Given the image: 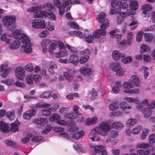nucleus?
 I'll return each mask as SVG.
<instances>
[{
  "label": "nucleus",
  "mask_w": 155,
  "mask_h": 155,
  "mask_svg": "<svg viewBox=\"0 0 155 155\" xmlns=\"http://www.w3.org/2000/svg\"><path fill=\"white\" fill-rule=\"evenodd\" d=\"M36 114V111L32 108V109L31 110H28L26 112H25L23 115L24 119L25 120H29L32 117L34 116Z\"/></svg>",
  "instance_id": "obj_12"
},
{
  "label": "nucleus",
  "mask_w": 155,
  "mask_h": 155,
  "mask_svg": "<svg viewBox=\"0 0 155 155\" xmlns=\"http://www.w3.org/2000/svg\"><path fill=\"white\" fill-rule=\"evenodd\" d=\"M94 149L95 151L97 153L101 152V155H107V150L105 146L103 145L94 146Z\"/></svg>",
  "instance_id": "obj_13"
},
{
  "label": "nucleus",
  "mask_w": 155,
  "mask_h": 155,
  "mask_svg": "<svg viewBox=\"0 0 155 155\" xmlns=\"http://www.w3.org/2000/svg\"><path fill=\"white\" fill-rule=\"evenodd\" d=\"M112 126L113 128L117 129H120L122 128L123 127V124L120 122H114L112 125Z\"/></svg>",
  "instance_id": "obj_37"
},
{
  "label": "nucleus",
  "mask_w": 155,
  "mask_h": 155,
  "mask_svg": "<svg viewBox=\"0 0 155 155\" xmlns=\"http://www.w3.org/2000/svg\"><path fill=\"white\" fill-rule=\"evenodd\" d=\"M33 121L36 124L44 126L47 124L48 120L46 118H37L33 119Z\"/></svg>",
  "instance_id": "obj_16"
},
{
  "label": "nucleus",
  "mask_w": 155,
  "mask_h": 155,
  "mask_svg": "<svg viewBox=\"0 0 155 155\" xmlns=\"http://www.w3.org/2000/svg\"><path fill=\"white\" fill-rule=\"evenodd\" d=\"M33 15L35 18H43L44 17H46L49 15V13L45 11H41L38 10Z\"/></svg>",
  "instance_id": "obj_14"
},
{
  "label": "nucleus",
  "mask_w": 155,
  "mask_h": 155,
  "mask_svg": "<svg viewBox=\"0 0 155 155\" xmlns=\"http://www.w3.org/2000/svg\"><path fill=\"white\" fill-rule=\"evenodd\" d=\"M19 122L15 121L12 124L10 130L11 131L15 132L18 131L19 130L18 126Z\"/></svg>",
  "instance_id": "obj_26"
},
{
  "label": "nucleus",
  "mask_w": 155,
  "mask_h": 155,
  "mask_svg": "<svg viewBox=\"0 0 155 155\" xmlns=\"http://www.w3.org/2000/svg\"><path fill=\"white\" fill-rule=\"evenodd\" d=\"M80 72L86 76H89L91 75L93 73V70L88 67H82L79 70Z\"/></svg>",
  "instance_id": "obj_15"
},
{
  "label": "nucleus",
  "mask_w": 155,
  "mask_h": 155,
  "mask_svg": "<svg viewBox=\"0 0 155 155\" xmlns=\"http://www.w3.org/2000/svg\"><path fill=\"white\" fill-rule=\"evenodd\" d=\"M71 34L76 35L80 38H84L85 35V34H83L79 31H74L71 32Z\"/></svg>",
  "instance_id": "obj_48"
},
{
  "label": "nucleus",
  "mask_w": 155,
  "mask_h": 155,
  "mask_svg": "<svg viewBox=\"0 0 155 155\" xmlns=\"http://www.w3.org/2000/svg\"><path fill=\"white\" fill-rule=\"evenodd\" d=\"M57 68V65L51 62L48 64V69L49 72L51 73H54V70L56 69Z\"/></svg>",
  "instance_id": "obj_40"
},
{
  "label": "nucleus",
  "mask_w": 155,
  "mask_h": 155,
  "mask_svg": "<svg viewBox=\"0 0 155 155\" xmlns=\"http://www.w3.org/2000/svg\"><path fill=\"white\" fill-rule=\"evenodd\" d=\"M52 41H50L48 39H45L43 40L41 43V46L43 47L47 46H49L50 45L52 44Z\"/></svg>",
  "instance_id": "obj_39"
},
{
  "label": "nucleus",
  "mask_w": 155,
  "mask_h": 155,
  "mask_svg": "<svg viewBox=\"0 0 155 155\" xmlns=\"http://www.w3.org/2000/svg\"><path fill=\"white\" fill-rule=\"evenodd\" d=\"M133 35L132 32H129L127 33V44L128 45H130L131 44V42L133 39Z\"/></svg>",
  "instance_id": "obj_44"
},
{
  "label": "nucleus",
  "mask_w": 155,
  "mask_h": 155,
  "mask_svg": "<svg viewBox=\"0 0 155 155\" xmlns=\"http://www.w3.org/2000/svg\"><path fill=\"white\" fill-rule=\"evenodd\" d=\"M142 129V127L141 126H137L133 129L132 133L134 134H137Z\"/></svg>",
  "instance_id": "obj_53"
},
{
  "label": "nucleus",
  "mask_w": 155,
  "mask_h": 155,
  "mask_svg": "<svg viewBox=\"0 0 155 155\" xmlns=\"http://www.w3.org/2000/svg\"><path fill=\"white\" fill-rule=\"evenodd\" d=\"M150 109L148 107H146L145 108H143L141 110H139L142 111L145 118H148L151 115V111L150 110Z\"/></svg>",
  "instance_id": "obj_23"
},
{
  "label": "nucleus",
  "mask_w": 155,
  "mask_h": 155,
  "mask_svg": "<svg viewBox=\"0 0 155 155\" xmlns=\"http://www.w3.org/2000/svg\"><path fill=\"white\" fill-rule=\"evenodd\" d=\"M132 85L136 87H140V80L137 75L134 74L132 76L130 80Z\"/></svg>",
  "instance_id": "obj_11"
},
{
  "label": "nucleus",
  "mask_w": 155,
  "mask_h": 155,
  "mask_svg": "<svg viewBox=\"0 0 155 155\" xmlns=\"http://www.w3.org/2000/svg\"><path fill=\"white\" fill-rule=\"evenodd\" d=\"M125 72V70L120 67L116 72V74L118 76H122L123 75Z\"/></svg>",
  "instance_id": "obj_52"
},
{
  "label": "nucleus",
  "mask_w": 155,
  "mask_h": 155,
  "mask_svg": "<svg viewBox=\"0 0 155 155\" xmlns=\"http://www.w3.org/2000/svg\"><path fill=\"white\" fill-rule=\"evenodd\" d=\"M122 62L124 64H127L131 62L133 60L132 57L130 56H126L124 54V56L122 57Z\"/></svg>",
  "instance_id": "obj_28"
},
{
  "label": "nucleus",
  "mask_w": 155,
  "mask_h": 155,
  "mask_svg": "<svg viewBox=\"0 0 155 155\" xmlns=\"http://www.w3.org/2000/svg\"><path fill=\"white\" fill-rule=\"evenodd\" d=\"M0 129L3 133H6L8 132L9 131V127L8 124L2 121L0 122Z\"/></svg>",
  "instance_id": "obj_20"
},
{
  "label": "nucleus",
  "mask_w": 155,
  "mask_h": 155,
  "mask_svg": "<svg viewBox=\"0 0 155 155\" xmlns=\"http://www.w3.org/2000/svg\"><path fill=\"white\" fill-rule=\"evenodd\" d=\"M119 104L117 102H114L109 105L110 110L113 111L118 109Z\"/></svg>",
  "instance_id": "obj_30"
},
{
  "label": "nucleus",
  "mask_w": 155,
  "mask_h": 155,
  "mask_svg": "<svg viewBox=\"0 0 155 155\" xmlns=\"http://www.w3.org/2000/svg\"><path fill=\"white\" fill-rule=\"evenodd\" d=\"M51 93V92L50 91H46L40 95V97L43 98H47L50 97Z\"/></svg>",
  "instance_id": "obj_54"
},
{
  "label": "nucleus",
  "mask_w": 155,
  "mask_h": 155,
  "mask_svg": "<svg viewBox=\"0 0 155 155\" xmlns=\"http://www.w3.org/2000/svg\"><path fill=\"white\" fill-rule=\"evenodd\" d=\"M7 117H8L9 120H12V119L14 117V111H12L8 112L6 114Z\"/></svg>",
  "instance_id": "obj_63"
},
{
  "label": "nucleus",
  "mask_w": 155,
  "mask_h": 155,
  "mask_svg": "<svg viewBox=\"0 0 155 155\" xmlns=\"http://www.w3.org/2000/svg\"><path fill=\"white\" fill-rule=\"evenodd\" d=\"M149 149H142L138 150L137 153L140 155H148L150 154Z\"/></svg>",
  "instance_id": "obj_47"
},
{
  "label": "nucleus",
  "mask_w": 155,
  "mask_h": 155,
  "mask_svg": "<svg viewBox=\"0 0 155 155\" xmlns=\"http://www.w3.org/2000/svg\"><path fill=\"white\" fill-rule=\"evenodd\" d=\"M49 34V32L47 30H45L41 32L39 35V36L41 38L46 37Z\"/></svg>",
  "instance_id": "obj_61"
},
{
  "label": "nucleus",
  "mask_w": 155,
  "mask_h": 155,
  "mask_svg": "<svg viewBox=\"0 0 155 155\" xmlns=\"http://www.w3.org/2000/svg\"><path fill=\"white\" fill-rule=\"evenodd\" d=\"M7 65L6 64H3L0 66V72H3L1 75L2 77L6 78L9 73L11 72L13 70V68H7Z\"/></svg>",
  "instance_id": "obj_7"
},
{
  "label": "nucleus",
  "mask_w": 155,
  "mask_h": 155,
  "mask_svg": "<svg viewBox=\"0 0 155 155\" xmlns=\"http://www.w3.org/2000/svg\"><path fill=\"white\" fill-rule=\"evenodd\" d=\"M61 116L58 114L54 113L52 114L49 118V120L53 122L56 121L57 122L59 119H60Z\"/></svg>",
  "instance_id": "obj_31"
},
{
  "label": "nucleus",
  "mask_w": 155,
  "mask_h": 155,
  "mask_svg": "<svg viewBox=\"0 0 155 155\" xmlns=\"http://www.w3.org/2000/svg\"><path fill=\"white\" fill-rule=\"evenodd\" d=\"M32 137V135L31 134H28L25 137L21 139V141L24 143H26L28 142Z\"/></svg>",
  "instance_id": "obj_46"
},
{
  "label": "nucleus",
  "mask_w": 155,
  "mask_h": 155,
  "mask_svg": "<svg viewBox=\"0 0 155 155\" xmlns=\"http://www.w3.org/2000/svg\"><path fill=\"white\" fill-rule=\"evenodd\" d=\"M130 6L132 9L136 10L138 8V2L136 1H132L130 2Z\"/></svg>",
  "instance_id": "obj_49"
},
{
  "label": "nucleus",
  "mask_w": 155,
  "mask_h": 155,
  "mask_svg": "<svg viewBox=\"0 0 155 155\" xmlns=\"http://www.w3.org/2000/svg\"><path fill=\"white\" fill-rule=\"evenodd\" d=\"M97 20L98 22L102 23L101 25V28L106 29L109 26L108 20L106 18V15L104 13H100L98 15Z\"/></svg>",
  "instance_id": "obj_4"
},
{
  "label": "nucleus",
  "mask_w": 155,
  "mask_h": 155,
  "mask_svg": "<svg viewBox=\"0 0 155 155\" xmlns=\"http://www.w3.org/2000/svg\"><path fill=\"white\" fill-rule=\"evenodd\" d=\"M21 40L24 44L21 48L22 52L27 53H30L32 51L31 47L33 46V44L31 43L28 37L25 34H22L21 35Z\"/></svg>",
  "instance_id": "obj_3"
},
{
  "label": "nucleus",
  "mask_w": 155,
  "mask_h": 155,
  "mask_svg": "<svg viewBox=\"0 0 155 155\" xmlns=\"http://www.w3.org/2000/svg\"><path fill=\"white\" fill-rule=\"evenodd\" d=\"M64 117L67 119L71 120H74L76 118L75 114L73 112H71L70 113L66 114L64 115Z\"/></svg>",
  "instance_id": "obj_45"
},
{
  "label": "nucleus",
  "mask_w": 155,
  "mask_h": 155,
  "mask_svg": "<svg viewBox=\"0 0 155 155\" xmlns=\"http://www.w3.org/2000/svg\"><path fill=\"white\" fill-rule=\"evenodd\" d=\"M128 26L130 27V28L132 30L136 29L137 26V21L133 19H131Z\"/></svg>",
  "instance_id": "obj_35"
},
{
  "label": "nucleus",
  "mask_w": 155,
  "mask_h": 155,
  "mask_svg": "<svg viewBox=\"0 0 155 155\" xmlns=\"http://www.w3.org/2000/svg\"><path fill=\"white\" fill-rule=\"evenodd\" d=\"M51 106L50 104H45L42 102H40L36 104L34 107H33V109L35 110L36 109L39 108H43L45 107H49Z\"/></svg>",
  "instance_id": "obj_36"
},
{
  "label": "nucleus",
  "mask_w": 155,
  "mask_h": 155,
  "mask_svg": "<svg viewBox=\"0 0 155 155\" xmlns=\"http://www.w3.org/2000/svg\"><path fill=\"white\" fill-rule=\"evenodd\" d=\"M84 135V132L83 131H79L78 132L73 134L72 137L77 140H78Z\"/></svg>",
  "instance_id": "obj_32"
},
{
  "label": "nucleus",
  "mask_w": 155,
  "mask_h": 155,
  "mask_svg": "<svg viewBox=\"0 0 155 155\" xmlns=\"http://www.w3.org/2000/svg\"><path fill=\"white\" fill-rule=\"evenodd\" d=\"M58 53L55 54V56L58 58L63 57L64 56H67L68 54L67 51L65 49H63Z\"/></svg>",
  "instance_id": "obj_33"
},
{
  "label": "nucleus",
  "mask_w": 155,
  "mask_h": 155,
  "mask_svg": "<svg viewBox=\"0 0 155 155\" xmlns=\"http://www.w3.org/2000/svg\"><path fill=\"white\" fill-rule=\"evenodd\" d=\"M33 76L31 74L27 76L26 78L27 83L30 85H31L33 84Z\"/></svg>",
  "instance_id": "obj_51"
},
{
  "label": "nucleus",
  "mask_w": 155,
  "mask_h": 155,
  "mask_svg": "<svg viewBox=\"0 0 155 155\" xmlns=\"http://www.w3.org/2000/svg\"><path fill=\"white\" fill-rule=\"evenodd\" d=\"M124 92L132 94H137L139 93V90L138 88H135L132 90H124Z\"/></svg>",
  "instance_id": "obj_43"
},
{
  "label": "nucleus",
  "mask_w": 155,
  "mask_h": 155,
  "mask_svg": "<svg viewBox=\"0 0 155 155\" xmlns=\"http://www.w3.org/2000/svg\"><path fill=\"white\" fill-rule=\"evenodd\" d=\"M97 120V118L96 117H94L90 119H88L87 120L86 123V125H92L96 123Z\"/></svg>",
  "instance_id": "obj_38"
},
{
  "label": "nucleus",
  "mask_w": 155,
  "mask_h": 155,
  "mask_svg": "<svg viewBox=\"0 0 155 155\" xmlns=\"http://www.w3.org/2000/svg\"><path fill=\"white\" fill-rule=\"evenodd\" d=\"M120 107L126 114H128L131 112L132 106L128 102H122L120 103Z\"/></svg>",
  "instance_id": "obj_8"
},
{
  "label": "nucleus",
  "mask_w": 155,
  "mask_h": 155,
  "mask_svg": "<svg viewBox=\"0 0 155 155\" xmlns=\"http://www.w3.org/2000/svg\"><path fill=\"white\" fill-rule=\"evenodd\" d=\"M110 15H113L115 14H119L120 16L122 18H125L127 15L125 13L120 12L115 9H111L110 12Z\"/></svg>",
  "instance_id": "obj_24"
},
{
  "label": "nucleus",
  "mask_w": 155,
  "mask_h": 155,
  "mask_svg": "<svg viewBox=\"0 0 155 155\" xmlns=\"http://www.w3.org/2000/svg\"><path fill=\"white\" fill-rule=\"evenodd\" d=\"M89 56L88 55L83 56L81 57L79 60V63L81 64H83L86 62L89 59Z\"/></svg>",
  "instance_id": "obj_57"
},
{
  "label": "nucleus",
  "mask_w": 155,
  "mask_h": 155,
  "mask_svg": "<svg viewBox=\"0 0 155 155\" xmlns=\"http://www.w3.org/2000/svg\"><path fill=\"white\" fill-rule=\"evenodd\" d=\"M15 19L16 18L15 16H5L2 19V25L7 30L12 31L16 27L15 24Z\"/></svg>",
  "instance_id": "obj_2"
},
{
  "label": "nucleus",
  "mask_w": 155,
  "mask_h": 155,
  "mask_svg": "<svg viewBox=\"0 0 155 155\" xmlns=\"http://www.w3.org/2000/svg\"><path fill=\"white\" fill-rule=\"evenodd\" d=\"M153 35L151 34L145 33L144 35V39L147 42H151L153 38Z\"/></svg>",
  "instance_id": "obj_34"
},
{
  "label": "nucleus",
  "mask_w": 155,
  "mask_h": 155,
  "mask_svg": "<svg viewBox=\"0 0 155 155\" xmlns=\"http://www.w3.org/2000/svg\"><path fill=\"white\" fill-rule=\"evenodd\" d=\"M137 120L135 119L131 118L128 119L126 123V125L128 127L134 125L137 122Z\"/></svg>",
  "instance_id": "obj_29"
},
{
  "label": "nucleus",
  "mask_w": 155,
  "mask_h": 155,
  "mask_svg": "<svg viewBox=\"0 0 155 155\" xmlns=\"http://www.w3.org/2000/svg\"><path fill=\"white\" fill-rule=\"evenodd\" d=\"M110 130V127L107 123H102L100 124L99 127L94 128L91 130L89 135V138L93 141H98L99 138L97 137V134L102 136H105Z\"/></svg>",
  "instance_id": "obj_1"
},
{
  "label": "nucleus",
  "mask_w": 155,
  "mask_h": 155,
  "mask_svg": "<svg viewBox=\"0 0 155 155\" xmlns=\"http://www.w3.org/2000/svg\"><path fill=\"white\" fill-rule=\"evenodd\" d=\"M51 111H52L51 108H44L42 110L41 114L45 116H48L51 115Z\"/></svg>",
  "instance_id": "obj_42"
},
{
  "label": "nucleus",
  "mask_w": 155,
  "mask_h": 155,
  "mask_svg": "<svg viewBox=\"0 0 155 155\" xmlns=\"http://www.w3.org/2000/svg\"><path fill=\"white\" fill-rule=\"evenodd\" d=\"M39 6L41 7L40 9H43V8H45L46 10H50L52 8V5L50 3H45L43 5H39Z\"/></svg>",
  "instance_id": "obj_41"
},
{
  "label": "nucleus",
  "mask_w": 155,
  "mask_h": 155,
  "mask_svg": "<svg viewBox=\"0 0 155 155\" xmlns=\"http://www.w3.org/2000/svg\"><path fill=\"white\" fill-rule=\"evenodd\" d=\"M149 130L147 129H145L143 130L141 136L142 140H143L145 138L149 133Z\"/></svg>",
  "instance_id": "obj_60"
},
{
  "label": "nucleus",
  "mask_w": 155,
  "mask_h": 155,
  "mask_svg": "<svg viewBox=\"0 0 155 155\" xmlns=\"http://www.w3.org/2000/svg\"><path fill=\"white\" fill-rule=\"evenodd\" d=\"M155 106V100L153 101L151 103H148V101L147 99H145L141 101L140 104L137 105L136 107L139 110H141L146 107L149 108H153Z\"/></svg>",
  "instance_id": "obj_5"
},
{
  "label": "nucleus",
  "mask_w": 155,
  "mask_h": 155,
  "mask_svg": "<svg viewBox=\"0 0 155 155\" xmlns=\"http://www.w3.org/2000/svg\"><path fill=\"white\" fill-rule=\"evenodd\" d=\"M5 143L9 146L15 147L16 146V143H14L12 141L8 140H5Z\"/></svg>",
  "instance_id": "obj_64"
},
{
  "label": "nucleus",
  "mask_w": 155,
  "mask_h": 155,
  "mask_svg": "<svg viewBox=\"0 0 155 155\" xmlns=\"http://www.w3.org/2000/svg\"><path fill=\"white\" fill-rule=\"evenodd\" d=\"M121 67L120 64L117 62L112 63L109 65V67L110 69L115 72Z\"/></svg>",
  "instance_id": "obj_22"
},
{
  "label": "nucleus",
  "mask_w": 155,
  "mask_h": 155,
  "mask_svg": "<svg viewBox=\"0 0 155 155\" xmlns=\"http://www.w3.org/2000/svg\"><path fill=\"white\" fill-rule=\"evenodd\" d=\"M58 42L56 41H52V44H51L49 47L48 51L51 54L53 53V51L57 48Z\"/></svg>",
  "instance_id": "obj_21"
},
{
  "label": "nucleus",
  "mask_w": 155,
  "mask_h": 155,
  "mask_svg": "<svg viewBox=\"0 0 155 155\" xmlns=\"http://www.w3.org/2000/svg\"><path fill=\"white\" fill-rule=\"evenodd\" d=\"M150 49L149 47L147 44H143L140 45V51L142 52L147 51Z\"/></svg>",
  "instance_id": "obj_50"
},
{
  "label": "nucleus",
  "mask_w": 155,
  "mask_h": 155,
  "mask_svg": "<svg viewBox=\"0 0 155 155\" xmlns=\"http://www.w3.org/2000/svg\"><path fill=\"white\" fill-rule=\"evenodd\" d=\"M105 29H99L94 32L93 34L94 38L97 39L99 38L101 35H105L106 34Z\"/></svg>",
  "instance_id": "obj_18"
},
{
  "label": "nucleus",
  "mask_w": 155,
  "mask_h": 155,
  "mask_svg": "<svg viewBox=\"0 0 155 155\" xmlns=\"http://www.w3.org/2000/svg\"><path fill=\"white\" fill-rule=\"evenodd\" d=\"M112 56L113 59L115 61H118L120 60V58L124 56V54H121L118 50L114 51L112 53Z\"/></svg>",
  "instance_id": "obj_17"
},
{
  "label": "nucleus",
  "mask_w": 155,
  "mask_h": 155,
  "mask_svg": "<svg viewBox=\"0 0 155 155\" xmlns=\"http://www.w3.org/2000/svg\"><path fill=\"white\" fill-rule=\"evenodd\" d=\"M15 75L18 79H23L25 75L24 69L20 67H17L15 70Z\"/></svg>",
  "instance_id": "obj_10"
},
{
  "label": "nucleus",
  "mask_w": 155,
  "mask_h": 155,
  "mask_svg": "<svg viewBox=\"0 0 155 155\" xmlns=\"http://www.w3.org/2000/svg\"><path fill=\"white\" fill-rule=\"evenodd\" d=\"M76 71L74 70L71 69H68L67 71L63 73V75L66 80L70 82L72 81L74 74L75 73Z\"/></svg>",
  "instance_id": "obj_9"
},
{
  "label": "nucleus",
  "mask_w": 155,
  "mask_h": 155,
  "mask_svg": "<svg viewBox=\"0 0 155 155\" xmlns=\"http://www.w3.org/2000/svg\"><path fill=\"white\" fill-rule=\"evenodd\" d=\"M149 142L151 144H153L155 143V136L153 134H151L148 137Z\"/></svg>",
  "instance_id": "obj_58"
},
{
  "label": "nucleus",
  "mask_w": 155,
  "mask_h": 155,
  "mask_svg": "<svg viewBox=\"0 0 155 155\" xmlns=\"http://www.w3.org/2000/svg\"><path fill=\"white\" fill-rule=\"evenodd\" d=\"M20 45V42L17 40H15L9 45V48L12 49H15L18 48Z\"/></svg>",
  "instance_id": "obj_25"
},
{
  "label": "nucleus",
  "mask_w": 155,
  "mask_h": 155,
  "mask_svg": "<svg viewBox=\"0 0 155 155\" xmlns=\"http://www.w3.org/2000/svg\"><path fill=\"white\" fill-rule=\"evenodd\" d=\"M43 137L41 136H36L32 138L31 141L33 142H39L43 139Z\"/></svg>",
  "instance_id": "obj_62"
},
{
  "label": "nucleus",
  "mask_w": 155,
  "mask_h": 155,
  "mask_svg": "<svg viewBox=\"0 0 155 155\" xmlns=\"http://www.w3.org/2000/svg\"><path fill=\"white\" fill-rule=\"evenodd\" d=\"M32 24L33 28H45L46 27L45 21L40 19L33 20Z\"/></svg>",
  "instance_id": "obj_6"
},
{
  "label": "nucleus",
  "mask_w": 155,
  "mask_h": 155,
  "mask_svg": "<svg viewBox=\"0 0 155 155\" xmlns=\"http://www.w3.org/2000/svg\"><path fill=\"white\" fill-rule=\"evenodd\" d=\"M41 7V6H39L32 7L28 8L27 9V11L31 12H35L36 11L40 9V8Z\"/></svg>",
  "instance_id": "obj_56"
},
{
  "label": "nucleus",
  "mask_w": 155,
  "mask_h": 155,
  "mask_svg": "<svg viewBox=\"0 0 155 155\" xmlns=\"http://www.w3.org/2000/svg\"><path fill=\"white\" fill-rule=\"evenodd\" d=\"M70 63L74 65L77 64L79 61V58L78 56L75 54H71L69 59Z\"/></svg>",
  "instance_id": "obj_19"
},
{
  "label": "nucleus",
  "mask_w": 155,
  "mask_h": 155,
  "mask_svg": "<svg viewBox=\"0 0 155 155\" xmlns=\"http://www.w3.org/2000/svg\"><path fill=\"white\" fill-rule=\"evenodd\" d=\"M143 31H140L138 32L137 35L136 40L137 42H139L142 40L143 36Z\"/></svg>",
  "instance_id": "obj_59"
},
{
  "label": "nucleus",
  "mask_w": 155,
  "mask_h": 155,
  "mask_svg": "<svg viewBox=\"0 0 155 155\" xmlns=\"http://www.w3.org/2000/svg\"><path fill=\"white\" fill-rule=\"evenodd\" d=\"M147 68L146 67H143L140 69L141 71H143L144 73V78L146 79L149 75V73L147 71Z\"/></svg>",
  "instance_id": "obj_55"
},
{
  "label": "nucleus",
  "mask_w": 155,
  "mask_h": 155,
  "mask_svg": "<svg viewBox=\"0 0 155 155\" xmlns=\"http://www.w3.org/2000/svg\"><path fill=\"white\" fill-rule=\"evenodd\" d=\"M117 29L112 31L110 32V36L111 38H115L116 39V40L117 39H121L122 36L120 35H119L116 33Z\"/></svg>",
  "instance_id": "obj_27"
}]
</instances>
